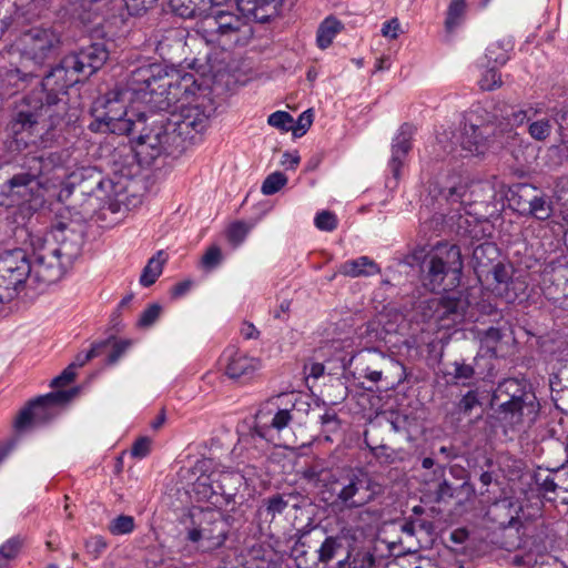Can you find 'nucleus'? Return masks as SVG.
Returning a JSON list of instances; mask_svg holds the SVG:
<instances>
[{
	"label": "nucleus",
	"instance_id": "nucleus-1",
	"mask_svg": "<svg viewBox=\"0 0 568 568\" xmlns=\"http://www.w3.org/2000/svg\"><path fill=\"white\" fill-rule=\"evenodd\" d=\"M32 261L21 248L0 254V303L13 301L30 286L43 291L60 281L81 255L82 233L58 223L44 234L30 235Z\"/></svg>",
	"mask_w": 568,
	"mask_h": 568
},
{
	"label": "nucleus",
	"instance_id": "nucleus-2",
	"mask_svg": "<svg viewBox=\"0 0 568 568\" xmlns=\"http://www.w3.org/2000/svg\"><path fill=\"white\" fill-rule=\"evenodd\" d=\"M131 85L150 109L172 115L180 104L193 102L201 91L194 74L169 72L162 64L146 61L131 70Z\"/></svg>",
	"mask_w": 568,
	"mask_h": 568
},
{
	"label": "nucleus",
	"instance_id": "nucleus-3",
	"mask_svg": "<svg viewBox=\"0 0 568 568\" xmlns=\"http://www.w3.org/2000/svg\"><path fill=\"white\" fill-rule=\"evenodd\" d=\"M318 494L334 513L343 514L368 506L383 494V487L366 473H348L331 477Z\"/></svg>",
	"mask_w": 568,
	"mask_h": 568
},
{
	"label": "nucleus",
	"instance_id": "nucleus-4",
	"mask_svg": "<svg viewBox=\"0 0 568 568\" xmlns=\"http://www.w3.org/2000/svg\"><path fill=\"white\" fill-rule=\"evenodd\" d=\"M131 87L130 73L124 88L116 87L94 102V121L90 124L92 131L131 135L139 125H143V113H139L136 120L128 116L129 103H143V98L135 94Z\"/></svg>",
	"mask_w": 568,
	"mask_h": 568
},
{
	"label": "nucleus",
	"instance_id": "nucleus-5",
	"mask_svg": "<svg viewBox=\"0 0 568 568\" xmlns=\"http://www.w3.org/2000/svg\"><path fill=\"white\" fill-rule=\"evenodd\" d=\"M60 42V36L51 28H31L23 32L16 43L22 59L21 68L8 70L4 80L19 89L20 84L36 77L45 61L57 54Z\"/></svg>",
	"mask_w": 568,
	"mask_h": 568
},
{
	"label": "nucleus",
	"instance_id": "nucleus-6",
	"mask_svg": "<svg viewBox=\"0 0 568 568\" xmlns=\"http://www.w3.org/2000/svg\"><path fill=\"white\" fill-rule=\"evenodd\" d=\"M49 110L43 103L32 105L31 98H26L17 108L8 124V131L18 150L52 146L57 139L55 132L43 119Z\"/></svg>",
	"mask_w": 568,
	"mask_h": 568
},
{
	"label": "nucleus",
	"instance_id": "nucleus-7",
	"mask_svg": "<svg viewBox=\"0 0 568 568\" xmlns=\"http://www.w3.org/2000/svg\"><path fill=\"white\" fill-rule=\"evenodd\" d=\"M425 286L432 292H448L459 285L463 258L460 248L448 243H438L428 254Z\"/></svg>",
	"mask_w": 568,
	"mask_h": 568
},
{
	"label": "nucleus",
	"instance_id": "nucleus-8",
	"mask_svg": "<svg viewBox=\"0 0 568 568\" xmlns=\"http://www.w3.org/2000/svg\"><path fill=\"white\" fill-rule=\"evenodd\" d=\"M230 525L220 508L195 507L191 511V527L186 539L202 552L221 548L229 535Z\"/></svg>",
	"mask_w": 568,
	"mask_h": 568
},
{
	"label": "nucleus",
	"instance_id": "nucleus-9",
	"mask_svg": "<svg viewBox=\"0 0 568 568\" xmlns=\"http://www.w3.org/2000/svg\"><path fill=\"white\" fill-rule=\"evenodd\" d=\"M481 112H485V110L478 109L474 111L468 121L464 124L459 136V143L463 150L474 155L481 154L488 148L490 136L497 139L504 132H507V139H510L514 143L518 141L520 144H525L526 148L530 146V143L525 141L511 128L506 129V124L498 121L497 115H494V120L477 123L473 118H478Z\"/></svg>",
	"mask_w": 568,
	"mask_h": 568
},
{
	"label": "nucleus",
	"instance_id": "nucleus-10",
	"mask_svg": "<svg viewBox=\"0 0 568 568\" xmlns=\"http://www.w3.org/2000/svg\"><path fill=\"white\" fill-rule=\"evenodd\" d=\"M138 153L146 158L156 159L162 153L174 154L185 150L181 136L170 126V120L164 124L163 120L153 121L151 128H146V118L143 114V125H139L133 134Z\"/></svg>",
	"mask_w": 568,
	"mask_h": 568
},
{
	"label": "nucleus",
	"instance_id": "nucleus-11",
	"mask_svg": "<svg viewBox=\"0 0 568 568\" xmlns=\"http://www.w3.org/2000/svg\"><path fill=\"white\" fill-rule=\"evenodd\" d=\"M70 154L67 150L47 151L36 148L29 152L26 166L45 191L61 185L69 175L67 162Z\"/></svg>",
	"mask_w": 568,
	"mask_h": 568
},
{
	"label": "nucleus",
	"instance_id": "nucleus-12",
	"mask_svg": "<svg viewBox=\"0 0 568 568\" xmlns=\"http://www.w3.org/2000/svg\"><path fill=\"white\" fill-rule=\"evenodd\" d=\"M211 111L210 99L205 94H199L193 102L180 104L176 113L172 115L173 119H169L170 126L181 136L184 148L206 130Z\"/></svg>",
	"mask_w": 568,
	"mask_h": 568
},
{
	"label": "nucleus",
	"instance_id": "nucleus-13",
	"mask_svg": "<svg viewBox=\"0 0 568 568\" xmlns=\"http://www.w3.org/2000/svg\"><path fill=\"white\" fill-rule=\"evenodd\" d=\"M505 120L507 121L506 129L508 126H521L528 124L527 131L530 138L538 142L546 141L554 128L556 122L554 111L549 113L545 104L541 102L525 103L519 106L511 108L510 112L507 113Z\"/></svg>",
	"mask_w": 568,
	"mask_h": 568
},
{
	"label": "nucleus",
	"instance_id": "nucleus-14",
	"mask_svg": "<svg viewBox=\"0 0 568 568\" xmlns=\"http://www.w3.org/2000/svg\"><path fill=\"white\" fill-rule=\"evenodd\" d=\"M77 393H47L31 400L22 408L14 420V429L24 433L47 423L58 414V408Z\"/></svg>",
	"mask_w": 568,
	"mask_h": 568
},
{
	"label": "nucleus",
	"instance_id": "nucleus-15",
	"mask_svg": "<svg viewBox=\"0 0 568 568\" xmlns=\"http://www.w3.org/2000/svg\"><path fill=\"white\" fill-rule=\"evenodd\" d=\"M43 191L39 181L28 169L14 174L0 185L2 203L7 201L8 205L28 203L29 207H34L43 202Z\"/></svg>",
	"mask_w": 568,
	"mask_h": 568
},
{
	"label": "nucleus",
	"instance_id": "nucleus-16",
	"mask_svg": "<svg viewBox=\"0 0 568 568\" xmlns=\"http://www.w3.org/2000/svg\"><path fill=\"white\" fill-rule=\"evenodd\" d=\"M95 195L103 202L104 214L109 212L121 217L141 203L140 196L129 193L126 181L122 178L116 181L113 179L100 180Z\"/></svg>",
	"mask_w": 568,
	"mask_h": 568
},
{
	"label": "nucleus",
	"instance_id": "nucleus-17",
	"mask_svg": "<svg viewBox=\"0 0 568 568\" xmlns=\"http://www.w3.org/2000/svg\"><path fill=\"white\" fill-rule=\"evenodd\" d=\"M245 26L243 18L240 16L219 11L202 21L201 31L207 42H217L225 45L229 42H237V33Z\"/></svg>",
	"mask_w": 568,
	"mask_h": 568
},
{
	"label": "nucleus",
	"instance_id": "nucleus-18",
	"mask_svg": "<svg viewBox=\"0 0 568 568\" xmlns=\"http://www.w3.org/2000/svg\"><path fill=\"white\" fill-rule=\"evenodd\" d=\"M82 78L75 68L67 65V55L61 62L43 78L42 89L45 94V105L51 108L59 103V95H64L67 90L80 82Z\"/></svg>",
	"mask_w": 568,
	"mask_h": 568
},
{
	"label": "nucleus",
	"instance_id": "nucleus-19",
	"mask_svg": "<svg viewBox=\"0 0 568 568\" xmlns=\"http://www.w3.org/2000/svg\"><path fill=\"white\" fill-rule=\"evenodd\" d=\"M109 58V51L101 43H93L77 53L67 55V65L75 68L80 77L88 79L101 69Z\"/></svg>",
	"mask_w": 568,
	"mask_h": 568
},
{
	"label": "nucleus",
	"instance_id": "nucleus-20",
	"mask_svg": "<svg viewBox=\"0 0 568 568\" xmlns=\"http://www.w3.org/2000/svg\"><path fill=\"white\" fill-rule=\"evenodd\" d=\"M219 363L230 378H240L261 366L258 358L248 356L235 345H229L224 348Z\"/></svg>",
	"mask_w": 568,
	"mask_h": 568
},
{
	"label": "nucleus",
	"instance_id": "nucleus-21",
	"mask_svg": "<svg viewBox=\"0 0 568 568\" xmlns=\"http://www.w3.org/2000/svg\"><path fill=\"white\" fill-rule=\"evenodd\" d=\"M414 126L405 123L403 124L392 142V155L388 161V169L393 174L395 185L397 184L402 168L407 161L409 151L412 150V138L414 135Z\"/></svg>",
	"mask_w": 568,
	"mask_h": 568
},
{
	"label": "nucleus",
	"instance_id": "nucleus-22",
	"mask_svg": "<svg viewBox=\"0 0 568 568\" xmlns=\"http://www.w3.org/2000/svg\"><path fill=\"white\" fill-rule=\"evenodd\" d=\"M351 513V520L341 528V532L344 537L351 538L352 540L363 538L369 530H372L382 516L377 508L367 506L363 508H355V510Z\"/></svg>",
	"mask_w": 568,
	"mask_h": 568
},
{
	"label": "nucleus",
	"instance_id": "nucleus-23",
	"mask_svg": "<svg viewBox=\"0 0 568 568\" xmlns=\"http://www.w3.org/2000/svg\"><path fill=\"white\" fill-rule=\"evenodd\" d=\"M381 266L371 257L363 255L342 263L337 272L347 277H369L381 273Z\"/></svg>",
	"mask_w": 568,
	"mask_h": 568
},
{
	"label": "nucleus",
	"instance_id": "nucleus-24",
	"mask_svg": "<svg viewBox=\"0 0 568 568\" xmlns=\"http://www.w3.org/2000/svg\"><path fill=\"white\" fill-rule=\"evenodd\" d=\"M520 507L513 498H503L494 503L488 514L501 527H510L518 519Z\"/></svg>",
	"mask_w": 568,
	"mask_h": 568
},
{
	"label": "nucleus",
	"instance_id": "nucleus-25",
	"mask_svg": "<svg viewBox=\"0 0 568 568\" xmlns=\"http://www.w3.org/2000/svg\"><path fill=\"white\" fill-rule=\"evenodd\" d=\"M215 477L216 473L199 476L193 484L192 490L199 501H207L217 508L222 505V501L216 489Z\"/></svg>",
	"mask_w": 568,
	"mask_h": 568
},
{
	"label": "nucleus",
	"instance_id": "nucleus-26",
	"mask_svg": "<svg viewBox=\"0 0 568 568\" xmlns=\"http://www.w3.org/2000/svg\"><path fill=\"white\" fill-rule=\"evenodd\" d=\"M473 185H469V183L460 178V176H454L452 178L449 185L445 186V196L448 201L452 203H460L465 207L469 205L470 203L475 202L474 199V190H470Z\"/></svg>",
	"mask_w": 568,
	"mask_h": 568
},
{
	"label": "nucleus",
	"instance_id": "nucleus-27",
	"mask_svg": "<svg viewBox=\"0 0 568 568\" xmlns=\"http://www.w3.org/2000/svg\"><path fill=\"white\" fill-rule=\"evenodd\" d=\"M282 0H250L242 10L257 22H266L276 14Z\"/></svg>",
	"mask_w": 568,
	"mask_h": 568
},
{
	"label": "nucleus",
	"instance_id": "nucleus-28",
	"mask_svg": "<svg viewBox=\"0 0 568 568\" xmlns=\"http://www.w3.org/2000/svg\"><path fill=\"white\" fill-rule=\"evenodd\" d=\"M344 29V24L334 16L326 17L318 26L316 32V45L321 50L327 49L335 37Z\"/></svg>",
	"mask_w": 568,
	"mask_h": 568
},
{
	"label": "nucleus",
	"instance_id": "nucleus-29",
	"mask_svg": "<svg viewBox=\"0 0 568 568\" xmlns=\"http://www.w3.org/2000/svg\"><path fill=\"white\" fill-rule=\"evenodd\" d=\"M242 479L243 477L239 473H216L215 484L220 499H223L225 504H229L236 494L237 486L241 485Z\"/></svg>",
	"mask_w": 568,
	"mask_h": 568
},
{
	"label": "nucleus",
	"instance_id": "nucleus-30",
	"mask_svg": "<svg viewBox=\"0 0 568 568\" xmlns=\"http://www.w3.org/2000/svg\"><path fill=\"white\" fill-rule=\"evenodd\" d=\"M165 262L166 255L163 251H159L153 255L142 271L140 284L144 287L153 285L162 274Z\"/></svg>",
	"mask_w": 568,
	"mask_h": 568
},
{
	"label": "nucleus",
	"instance_id": "nucleus-31",
	"mask_svg": "<svg viewBox=\"0 0 568 568\" xmlns=\"http://www.w3.org/2000/svg\"><path fill=\"white\" fill-rule=\"evenodd\" d=\"M536 187L528 183H518L511 189L510 203L514 209L521 215L526 214L527 206L536 193Z\"/></svg>",
	"mask_w": 568,
	"mask_h": 568
},
{
	"label": "nucleus",
	"instance_id": "nucleus-32",
	"mask_svg": "<svg viewBox=\"0 0 568 568\" xmlns=\"http://www.w3.org/2000/svg\"><path fill=\"white\" fill-rule=\"evenodd\" d=\"M97 343L103 344L102 356H105V363L108 365L115 364L128 352L132 344L129 339H118L115 337H109Z\"/></svg>",
	"mask_w": 568,
	"mask_h": 568
},
{
	"label": "nucleus",
	"instance_id": "nucleus-33",
	"mask_svg": "<svg viewBox=\"0 0 568 568\" xmlns=\"http://www.w3.org/2000/svg\"><path fill=\"white\" fill-rule=\"evenodd\" d=\"M514 48V43L510 39H504L496 41L486 50L485 58L487 63L495 65H504L509 60V53Z\"/></svg>",
	"mask_w": 568,
	"mask_h": 568
},
{
	"label": "nucleus",
	"instance_id": "nucleus-34",
	"mask_svg": "<svg viewBox=\"0 0 568 568\" xmlns=\"http://www.w3.org/2000/svg\"><path fill=\"white\" fill-rule=\"evenodd\" d=\"M552 214V204L545 194L537 190L534 194L525 216H532L539 221H547Z\"/></svg>",
	"mask_w": 568,
	"mask_h": 568
},
{
	"label": "nucleus",
	"instance_id": "nucleus-35",
	"mask_svg": "<svg viewBox=\"0 0 568 568\" xmlns=\"http://www.w3.org/2000/svg\"><path fill=\"white\" fill-rule=\"evenodd\" d=\"M374 557L368 551L357 550L348 554L344 560H339L336 568H372Z\"/></svg>",
	"mask_w": 568,
	"mask_h": 568
},
{
	"label": "nucleus",
	"instance_id": "nucleus-36",
	"mask_svg": "<svg viewBox=\"0 0 568 568\" xmlns=\"http://www.w3.org/2000/svg\"><path fill=\"white\" fill-rule=\"evenodd\" d=\"M288 503L281 495H275L264 501L261 514L270 521L274 520L277 515H282L287 508Z\"/></svg>",
	"mask_w": 568,
	"mask_h": 568
},
{
	"label": "nucleus",
	"instance_id": "nucleus-37",
	"mask_svg": "<svg viewBox=\"0 0 568 568\" xmlns=\"http://www.w3.org/2000/svg\"><path fill=\"white\" fill-rule=\"evenodd\" d=\"M102 355L103 344L93 343L89 349L78 353L74 359L70 363L69 367H72L77 373L79 368L83 367L92 358L100 357Z\"/></svg>",
	"mask_w": 568,
	"mask_h": 568
},
{
	"label": "nucleus",
	"instance_id": "nucleus-38",
	"mask_svg": "<svg viewBox=\"0 0 568 568\" xmlns=\"http://www.w3.org/2000/svg\"><path fill=\"white\" fill-rule=\"evenodd\" d=\"M448 375L452 376V383L456 386H469L470 379L474 376V368L467 364H458L455 363L453 366V372H449Z\"/></svg>",
	"mask_w": 568,
	"mask_h": 568
},
{
	"label": "nucleus",
	"instance_id": "nucleus-39",
	"mask_svg": "<svg viewBox=\"0 0 568 568\" xmlns=\"http://www.w3.org/2000/svg\"><path fill=\"white\" fill-rule=\"evenodd\" d=\"M465 12V1L464 0H452L448 11L447 18L445 21V26L447 31H453L462 21V18Z\"/></svg>",
	"mask_w": 568,
	"mask_h": 568
},
{
	"label": "nucleus",
	"instance_id": "nucleus-40",
	"mask_svg": "<svg viewBox=\"0 0 568 568\" xmlns=\"http://www.w3.org/2000/svg\"><path fill=\"white\" fill-rule=\"evenodd\" d=\"M170 4L173 11L183 18L204 12L201 4L195 3L194 0H170Z\"/></svg>",
	"mask_w": 568,
	"mask_h": 568
},
{
	"label": "nucleus",
	"instance_id": "nucleus-41",
	"mask_svg": "<svg viewBox=\"0 0 568 568\" xmlns=\"http://www.w3.org/2000/svg\"><path fill=\"white\" fill-rule=\"evenodd\" d=\"M287 183V178L282 172H273L262 183L261 191L264 195H273Z\"/></svg>",
	"mask_w": 568,
	"mask_h": 568
},
{
	"label": "nucleus",
	"instance_id": "nucleus-42",
	"mask_svg": "<svg viewBox=\"0 0 568 568\" xmlns=\"http://www.w3.org/2000/svg\"><path fill=\"white\" fill-rule=\"evenodd\" d=\"M134 529V518L128 515H120L114 518L109 526L112 535H125L132 532Z\"/></svg>",
	"mask_w": 568,
	"mask_h": 568
},
{
	"label": "nucleus",
	"instance_id": "nucleus-43",
	"mask_svg": "<svg viewBox=\"0 0 568 568\" xmlns=\"http://www.w3.org/2000/svg\"><path fill=\"white\" fill-rule=\"evenodd\" d=\"M478 84L483 91H493L501 87V75L495 68H489L481 74Z\"/></svg>",
	"mask_w": 568,
	"mask_h": 568
},
{
	"label": "nucleus",
	"instance_id": "nucleus-44",
	"mask_svg": "<svg viewBox=\"0 0 568 568\" xmlns=\"http://www.w3.org/2000/svg\"><path fill=\"white\" fill-rule=\"evenodd\" d=\"M325 367L322 363L311 362L305 364L304 374L305 383L310 390L317 386L316 381L324 377Z\"/></svg>",
	"mask_w": 568,
	"mask_h": 568
},
{
	"label": "nucleus",
	"instance_id": "nucleus-45",
	"mask_svg": "<svg viewBox=\"0 0 568 568\" xmlns=\"http://www.w3.org/2000/svg\"><path fill=\"white\" fill-rule=\"evenodd\" d=\"M315 226L325 232H332L337 227L338 221L335 213L331 211H321L314 219Z\"/></svg>",
	"mask_w": 568,
	"mask_h": 568
},
{
	"label": "nucleus",
	"instance_id": "nucleus-46",
	"mask_svg": "<svg viewBox=\"0 0 568 568\" xmlns=\"http://www.w3.org/2000/svg\"><path fill=\"white\" fill-rule=\"evenodd\" d=\"M341 548V544L337 538L327 537L318 549V559L322 562H327L332 560L337 550Z\"/></svg>",
	"mask_w": 568,
	"mask_h": 568
},
{
	"label": "nucleus",
	"instance_id": "nucleus-47",
	"mask_svg": "<svg viewBox=\"0 0 568 568\" xmlns=\"http://www.w3.org/2000/svg\"><path fill=\"white\" fill-rule=\"evenodd\" d=\"M222 258L221 248L217 245H211L203 254L201 264L205 270L211 271L220 265Z\"/></svg>",
	"mask_w": 568,
	"mask_h": 568
},
{
	"label": "nucleus",
	"instance_id": "nucleus-48",
	"mask_svg": "<svg viewBox=\"0 0 568 568\" xmlns=\"http://www.w3.org/2000/svg\"><path fill=\"white\" fill-rule=\"evenodd\" d=\"M294 122L292 115L286 111H276L268 115L267 123L282 131H290L291 124Z\"/></svg>",
	"mask_w": 568,
	"mask_h": 568
},
{
	"label": "nucleus",
	"instance_id": "nucleus-49",
	"mask_svg": "<svg viewBox=\"0 0 568 568\" xmlns=\"http://www.w3.org/2000/svg\"><path fill=\"white\" fill-rule=\"evenodd\" d=\"M247 233H248V227L246 226L245 223L235 222V223L231 224L227 230V239L232 244L239 245L244 241Z\"/></svg>",
	"mask_w": 568,
	"mask_h": 568
},
{
	"label": "nucleus",
	"instance_id": "nucleus-50",
	"mask_svg": "<svg viewBox=\"0 0 568 568\" xmlns=\"http://www.w3.org/2000/svg\"><path fill=\"white\" fill-rule=\"evenodd\" d=\"M313 123V114L311 110L302 112L296 121V125L292 126L291 130L295 136H302L310 129Z\"/></svg>",
	"mask_w": 568,
	"mask_h": 568
},
{
	"label": "nucleus",
	"instance_id": "nucleus-51",
	"mask_svg": "<svg viewBox=\"0 0 568 568\" xmlns=\"http://www.w3.org/2000/svg\"><path fill=\"white\" fill-rule=\"evenodd\" d=\"M161 306L158 305V304H152L150 305L148 308H145L140 318H139V325L141 327H149L151 326L152 324H154L156 322V320L159 318L160 314H161Z\"/></svg>",
	"mask_w": 568,
	"mask_h": 568
},
{
	"label": "nucleus",
	"instance_id": "nucleus-52",
	"mask_svg": "<svg viewBox=\"0 0 568 568\" xmlns=\"http://www.w3.org/2000/svg\"><path fill=\"white\" fill-rule=\"evenodd\" d=\"M77 376L72 367H65L63 372L50 381L51 388H63L70 385Z\"/></svg>",
	"mask_w": 568,
	"mask_h": 568
},
{
	"label": "nucleus",
	"instance_id": "nucleus-53",
	"mask_svg": "<svg viewBox=\"0 0 568 568\" xmlns=\"http://www.w3.org/2000/svg\"><path fill=\"white\" fill-rule=\"evenodd\" d=\"M151 450V439L148 437L139 438L132 446L131 454L136 458H144Z\"/></svg>",
	"mask_w": 568,
	"mask_h": 568
},
{
	"label": "nucleus",
	"instance_id": "nucleus-54",
	"mask_svg": "<svg viewBox=\"0 0 568 568\" xmlns=\"http://www.w3.org/2000/svg\"><path fill=\"white\" fill-rule=\"evenodd\" d=\"M382 34L389 39H396L400 32V23L397 18H393L383 23Z\"/></svg>",
	"mask_w": 568,
	"mask_h": 568
},
{
	"label": "nucleus",
	"instance_id": "nucleus-55",
	"mask_svg": "<svg viewBox=\"0 0 568 568\" xmlns=\"http://www.w3.org/2000/svg\"><path fill=\"white\" fill-rule=\"evenodd\" d=\"M554 193L559 201L568 203V175L557 179Z\"/></svg>",
	"mask_w": 568,
	"mask_h": 568
},
{
	"label": "nucleus",
	"instance_id": "nucleus-56",
	"mask_svg": "<svg viewBox=\"0 0 568 568\" xmlns=\"http://www.w3.org/2000/svg\"><path fill=\"white\" fill-rule=\"evenodd\" d=\"M125 6L131 14H140L145 11L148 7L155 3L158 0H124Z\"/></svg>",
	"mask_w": 568,
	"mask_h": 568
},
{
	"label": "nucleus",
	"instance_id": "nucleus-57",
	"mask_svg": "<svg viewBox=\"0 0 568 568\" xmlns=\"http://www.w3.org/2000/svg\"><path fill=\"white\" fill-rule=\"evenodd\" d=\"M442 301L446 307L447 313L463 312L465 310V306L467 305V303H464L455 295H448L446 297H443Z\"/></svg>",
	"mask_w": 568,
	"mask_h": 568
},
{
	"label": "nucleus",
	"instance_id": "nucleus-58",
	"mask_svg": "<svg viewBox=\"0 0 568 568\" xmlns=\"http://www.w3.org/2000/svg\"><path fill=\"white\" fill-rule=\"evenodd\" d=\"M490 273L493 275L494 281L498 284H506L509 280L508 270L500 262L493 265Z\"/></svg>",
	"mask_w": 568,
	"mask_h": 568
},
{
	"label": "nucleus",
	"instance_id": "nucleus-59",
	"mask_svg": "<svg viewBox=\"0 0 568 568\" xmlns=\"http://www.w3.org/2000/svg\"><path fill=\"white\" fill-rule=\"evenodd\" d=\"M292 419L291 413L288 409L278 410L272 420V426L277 430H282L285 428Z\"/></svg>",
	"mask_w": 568,
	"mask_h": 568
},
{
	"label": "nucleus",
	"instance_id": "nucleus-60",
	"mask_svg": "<svg viewBox=\"0 0 568 568\" xmlns=\"http://www.w3.org/2000/svg\"><path fill=\"white\" fill-rule=\"evenodd\" d=\"M20 547V542L17 539H10L4 545L0 547V554L3 559L7 561L16 556L18 549Z\"/></svg>",
	"mask_w": 568,
	"mask_h": 568
},
{
	"label": "nucleus",
	"instance_id": "nucleus-61",
	"mask_svg": "<svg viewBox=\"0 0 568 568\" xmlns=\"http://www.w3.org/2000/svg\"><path fill=\"white\" fill-rule=\"evenodd\" d=\"M301 161V156L295 152H285L282 155L281 164L287 170H294Z\"/></svg>",
	"mask_w": 568,
	"mask_h": 568
},
{
	"label": "nucleus",
	"instance_id": "nucleus-62",
	"mask_svg": "<svg viewBox=\"0 0 568 568\" xmlns=\"http://www.w3.org/2000/svg\"><path fill=\"white\" fill-rule=\"evenodd\" d=\"M192 285H193V283L190 280H185V281H182V282L175 284L171 288L172 297L179 298V297L185 295L191 290Z\"/></svg>",
	"mask_w": 568,
	"mask_h": 568
},
{
	"label": "nucleus",
	"instance_id": "nucleus-63",
	"mask_svg": "<svg viewBox=\"0 0 568 568\" xmlns=\"http://www.w3.org/2000/svg\"><path fill=\"white\" fill-rule=\"evenodd\" d=\"M241 335L245 339H256L260 336V331L252 323H243L241 327Z\"/></svg>",
	"mask_w": 568,
	"mask_h": 568
},
{
	"label": "nucleus",
	"instance_id": "nucleus-64",
	"mask_svg": "<svg viewBox=\"0 0 568 568\" xmlns=\"http://www.w3.org/2000/svg\"><path fill=\"white\" fill-rule=\"evenodd\" d=\"M173 34H174V31L170 30V31H168V36L164 37L165 38L164 40H156L155 51L161 57H165L166 54H169L170 44H168L165 41L171 40Z\"/></svg>",
	"mask_w": 568,
	"mask_h": 568
}]
</instances>
